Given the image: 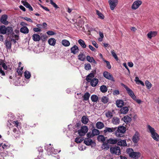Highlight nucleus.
<instances>
[{
	"mask_svg": "<svg viewBox=\"0 0 159 159\" xmlns=\"http://www.w3.org/2000/svg\"><path fill=\"white\" fill-rule=\"evenodd\" d=\"M84 143L87 145H89L91 144L93 142L92 139L89 138L85 139L84 141Z\"/></svg>",
	"mask_w": 159,
	"mask_h": 159,
	"instance_id": "20",
	"label": "nucleus"
},
{
	"mask_svg": "<svg viewBox=\"0 0 159 159\" xmlns=\"http://www.w3.org/2000/svg\"><path fill=\"white\" fill-rule=\"evenodd\" d=\"M61 43L63 46L65 47H68L70 44V42L68 40L66 39L62 40Z\"/></svg>",
	"mask_w": 159,
	"mask_h": 159,
	"instance_id": "34",
	"label": "nucleus"
},
{
	"mask_svg": "<svg viewBox=\"0 0 159 159\" xmlns=\"http://www.w3.org/2000/svg\"><path fill=\"white\" fill-rule=\"evenodd\" d=\"M139 133L136 132L132 138V141L134 143H136L138 142L139 140Z\"/></svg>",
	"mask_w": 159,
	"mask_h": 159,
	"instance_id": "11",
	"label": "nucleus"
},
{
	"mask_svg": "<svg viewBox=\"0 0 159 159\" xmlns=\"http://www.w3.org/2000/svg\"><path fill=\"white\" fill-rule=\"evenodd\" d=\"M90 94L88 92H86L84 93V95L82 96L83 98V100L84 101H88L89 98Z\"/></svg>",
	"mask_w": 159,
	"mask_h": 159,
	"instance_id": "35",
	"label": "nucleus"
},
{
	"mask_svg": "<svg viewBox=\"0 0 159 159\" xmlns=\"http://www.w3.org/2000/svg\"><path fill=\"white\" fill-rule=\"evenodd\" d=\"M78 43L83 48H85L86 45L85 44L84 42L82 39H80L78 40Z\"/></svg>",
	"mask_w": 159,
	"mask_h": 159,
	"instance_id": "37",
	"label": "nucleus"
},
{
	"mask_svg": "<svg viewBox=\"0 0 159 159\" xmlns=\"http://www.w3.org/2000/svg\"><path fill=\"white\" fill-rule=\"evenodd\" d=\"M113 93L114 95H118L120 94V92L118 90H116L113 91Z\"/></svg>",
	"mask_w": 159,
	"mask_h": 159,
	"instance_id": "57",
	"label": "nucleus"
},
{
	"mask_svg": "<svg viewBox=\"0 0 159 159\" xmlns=\"http://www.w3.org/2000/svg\"><path fill=\"white\" fill-rule=\"evenodd\" d=\"M91 99L92 102H97L98 100V97L96 95H92L91 97Z\"/></svg>",
	"mask_w": 159,
	"mask_h": 159,
	"instance_id": "40",
	"label": "nucleus"
},
{
	"mask_svg": "<svg viewBox=\"0 0 159 159\" xmlns=\"http://www.w3.org/2000/svg\"><path fill=\"white\" fill-rule=\"evenodd\" d=\"M7 33L8 34H11L13 31V29L12 27L10 26H8L6 28Z\"/></svg>",
	"mask_w": 159,
	"mask_h": 159,
	"instance_id": "47",
	"label": "nucleus"
},
{
	"mask_svg": "<svg viewBox=\"0 0 159 159\" xmlns=\"http://www.w3.org/2000/svg\"><path fill=\"white\" fill-rule=\"evenodd\" d=\"M109 101V98L107 96H103L101 98V101L104 103H107Z\"/></svg>",
	"mask_w": 159,
	"mask_h": 159,
	"instance_id": "39",
	"label": "nucleus"
},
{
	"mask_svg": "<svg viewBox=\"0 0 159 159\" xmlns=\"http://www.w3.org/2000/svg\"><path fill=\"white\" fill-rule=\"evenodd\" d=\"M88 130V127L86 126H82L80 129L78 131V133L81 136L84 135L87 133Z\"/></svg>",
	"mask_w": 159,
	"mask_h": 159,
	"instance_id": "3",
	"label": "nucleus"
},
{
	"mask_svg": "<svg viewBox=\"0 0 159 159\" xmlns=\"http://www.w3.org/2000/svg\"><path fill=\"white\" fill-rule=\"evenodd\" d=\"M157 34V32L156 31H151L147 34V36L149 39H151L156 36Z\"/></svg>",
	"mask_w": 159,
	"mask_h": 159,
	"instance_id": "14",
	"label": "nucleus"
},
{
	"mask_svg": "<svg viewBox=\"0 0 159 159\" xmlns=\"http://www.w3.org/2000/svg\"><path fill=\"white\" fill-rule=\"evenodd\" d=\"M14 134L13 135L16 137H18L20 135V132L16 128H14L13 129Z\"/></svg>",
	"mask_w": 159,
	"mask_h": 159,
	"instance_id": "32",
	"label": "nucleus"
},
{
	"mask_svg": "<svg viewBox=\"0 0 159 159\" xmlns=\"http://www.w3.org/2000/svg\"><path fill=\"white\" fill-rule=\"evenodd\" d=\"M103 146L104 148L108 149L109 148V145L107 143L103 144Z\"/></svg>",
	"mask_w": 159,
	"mask_h": 159,
	"instance_id": "61",
	"label": "nucleus"
},
{
	"mask_svg": "<svg viewBox=\"0 0 159 159\" xmlns=\"http://www.w3.org/2000/svg\"><path fill=\"white\" fill-rule=\"evenodd\" d=\"M141 155V153L139 152H134L131 154L130 157L135 159H137Z\"/></svg>",
	"mask_w": 159,
	"mask_h": 159,
	"instance_id": "13",
	"label": "nucleus"
},
{
	"mask_svg": "<svg viewBox=\"0 0 159 159\" xmlns=\"http://www.w3.org/2000/svg\"><path fill=\"white\" fill-rule=\"evenodd\" d=\"M89 121V119L87 117L85 116L82 117L81 119L82 122L84 124H87Z\"/></svg>",
	"mask_w": 159,
	"mask_h": 159,
	"instance_id": "36",
	"label": "nucleus"
},
{
	"mask_svg": "<svg viewBox=\"0 0 159 159\" xmlns=\"http://www.w3.org/2000/svg\"><path fill=\"white\" fill-rule=\"evenodd\" d=\"M111 53L112 56L116 60L118 61V57L114 50H111Z\"/></svg>",
	"mask_w": 159,
	"mask_h": 159,
	"instance_id": "46",
	"label": "nucleus"
},
{
	"mask_svg": "<svg viewBox=\"0 0 159 159\" xmlns=\"http://www.w3.org/2000/svg\"><path fill=\"white\" fill-rule=\"evenodd\" d=\"M99 81L98 79L97 78H93L92 80L89 81L88 82H90L91 85L93 87H95L97 85Z\"/></svg>",
	"mask_w": 159,
	"mask_h": 159,
	"instance_id": "9",
	"label": "nucleus"
},
{
	"mask_svg": "<svg viewBox=\"0 0 159 159\" xmlns=\"http://www.w3.org/2000/svg\"><path fill=\"white\" fill-rule=\"evenodd\" d=\"M126 152L130 157L132 153L134 152V151L132 148H128L126 150Z\"/></svg>",
	"mask_w": 159,
	"mask_h": 159,
	"instance_id": "49",
	"label": "nucleus"
},
{
	"mask_svg": "<svg viewBox=\"0 0 159 159\" xmlns=\"http://www.w3.org/2000/svg\"><path fill=\"white\" fill-rule=\"evenodd\" d=\"M111 152L112 153L116 154L117 155H119L120 154V148L118 146H116L110 148Z\"/></svg>",
	"mask_w": 159,
	"mask_h": 159,
	"instance_id": "6",
	"label": "nucleus"
},
{
	"mask_svg": "<svg viewBox=\"0 0 159 159\" xmlns=\"http://www.w3.org/2000/svg\"><path fill=\"white\" fill-rule=\"evenodd\" d=\"M96 127L98 129H101L104 127V124L101 122H98L96 124Z\"/></svg>",
	"mask_w": 159,
	"mask_h": 159,
	"instance_id": "28",
	"label": "nucleus"
},
{
	"mask_svg": "<svg viewBox=\"0 0 159 159\" xmlns=\"http://www.w3.org/2000/svg\"><path fill=\"white\" fill-rule=\"evenodd\" d=\"M22 18L25 20H27L28 21L31 22H33V21L30 18H28V17H23Z\"/></svg>",
	"mask_w": 159,
	"mask_h": 159,
	"instance_id": "59",
	"label": "nucleus"
},
{
	"mask_svg": "<svg viewBox=\"0 0 159 159\" xmlns=\"http://www.w3.org/2000/svg\"><path fill=\"white\" fill-rule=\"evenodd\" d=\"M83 140L82 138H76L75 139V142L77 143H80Z\"/></svg>",
	"mask_w": 159,
	"mask_h": 159,
	"instance_id": "52",
	"label": "nucleus"
},
{
	"mask_svg": "<svg viewBox=\"0 0 159 159\" xmlns=\"http://www.w3.org/2000/svg\"><path fill=\"white\" fill-rule=\"evenodd\" d=\"M129 110L128 108L127 107H122L120 110V112L121 114H126Z\"/></svg>",
	"mask_w": 159,
	"mask_h": 159,
	"instance_id": "22",
	"label": "nucleus"
},
{
	"mask_svg": "<svg viewBox=\"0 0 159 159\" xmlns=\"http://www.w3.org/2000/svg\"><path fill=\"white\" fill-rule=\"evenodd\" d=\"M100 89L101 92L102 93H106L107 90V87L104 85L101 86L100 88Z\"/></svg>",
	"mask_w": 159,
	"mask_h": 159,
	"instance_id": "38",
	"label": "nucleus"
},
{
	"mask_svg": "<svg viewBox=\"0 0 159 159\" xmlns=\"http://www.w3.org/2000/svg\"><path fill=\"white\" fill-rule=\"evenodd\" d=\"M2 147L3 149H6L9 148L10 146V145L8 143H2Z\"/></svg>",
	"mask_w": 159,
	"mask_h": 159,
	"instance_id": "41",
	"label": "nucleus"
},
{
	"mask_svg": "<svg viewBox=\"0 0 159 159\" xmlns=\"http://www.w3.org/2000/svg\"><path fill=\"white\" fill-rule=\"evenodd\" d=\"M5 44L7 49H10L11 48V43L10 42L6 40Z\"/></svg>",
	"mask_w": 159,
	"mask_h": 159,
	"instance_id": "45",
	"label": "nucleus"
},
{
	"mask_svg": "<svg viewBox=\"0 0 159 159\" xmlns=\"http://www.w3.org/2000/svg\"><path fill=\"white\" fill-rule=\"evenodd\" d=\"M47 34L48 35H54L55 34V33L53 31H47Z\"/></svg>",
	"mask_w": 159,
	"mask_h": 159,
	"instance_id": "58",
	"label": "nucleus"
},
{
	"mask_svg": "<svg viewBox=\"0 0 159 159\" xmlns=\"http://www.w3.org/2000/svg\"><path fill=\"white\" fill-rule=\"evenodd\" d=\"M75 97L77 99H79L81 98L82 96L81 93H78L75 95Z\"/></svg>",
	"mask_w": 159,
	"mask_h": 159,
	"instance_id": "56",
	"label": "nucleus"
},
{
	"mask_svg": "<svg viewBox=\"0 0 159 159\" xmlns=\"http://www.w3.org/2000/svg\"><path fill=\"white\" fill-rule=\"evenodd\" d=\"M123 65L125 68L129 72V69L128 68L126 63H124L123 64Z\"/></svg>",
	"mask_w": 159,
	"mask_h": 159,
	"instance_id": "63",
	"label": "nucleus"
},
{
	"mask_svg": "<svg viewBox=\"0 0 159 159\" xmlns=\"http://www.w3.org/2000/svg\"><path fill=\"white\" fill-rule=\"evenodd\" d=\"M147 128L148 130V132L151 133L152 138L156 141L159 140V135L156 132L154 128L152 127L150 125H148Z\"/></svg>",
	"mask_w": 159,
	"mask_h": 159,
	"instance_id": "1",
	"label": "nucleus"
},
{
	"mask_svg": "<svg viewBox=\"0 0 159 159\" xmlns=\"http://www.w3.org/2000/svg\"><path fill=\"white\" fill-rule=\"evenodd\" d=\"M98 140L99 142H104L105 140V137L102 135H99L98 137Z\"/></svg>",
	"mask_w": 159,
	"mask_h": 159,
	"instance_id": "44",
	"label": "nucleus"
},
{
	"mask_svg": "<svg viewBox=\"0 0 159 159\" xmlns=\"http://www.w3.org/2000/svg\"><path fill=\"white\" fill-rule=\"evenodd\" d=\"M21 2L26 7L28 8L30 11H32L33 10V9L32 7L26 1H22Z\"/></svg>",
	"mask_w": 159,
	"mask_h": 159,
	"instance_id": "15",
	"label": "nucleus"
},
{
	"mask_svg": "<svg viewBox=\"0 0 159 159\" xmlns=\"http://www.w3.org/2000/svg\"><path fill=\"white\" fill-rule=\"evenodd\" d=\"M103 61L106 63L107 66L108 68L109 69H110L111 68V66L109 62L106 60L105 59H103Z\"/></svg>",
	"mask_w": 159,
	"mask_h": 159,
	"instance_id": "53",
	"label": "nucleus"
},
{
	"mask_svg": "<svg viewBox=\"0 0 159 159\" xmlns=\"http://www.w3.org/2000/svg\"><path fill=\"white\" fill-rule=\"evenodd\" d=\"M94 74L93 73H91L87 76L86 80L87 82H89V81L94 78Z\"/></svg>",
	"mask_w": 159,
	"mask_h": 159,
	"instance_id": "33",
	"label": "nucleus"
},
{
	"mask_svg": "<svg viewBox=\"0 0 159 159\" xmlns=\"http://www.w3.org/2000/svg\"><path fill=\"white\" fill-rule=\"evenodd\" d=\"M118 140L116 139L110 138L108 140V143L111 144H115L117 143Z\"/></svg>",
	"mask_w": 159,
	"mask_h": 159,
	"instance_id": "31",
	"label": "nucleus"
},
{
	"mask_svg": "<svg viewBox=\"0 0 159 159\" xmlns=\"http://www.w3.org/2000/svg\"><path fill=\"white\" fill-rule=\"evenodd\" d=\"M122 120L126 124L130 123L131 120V118L128 116H124L122 118Z\"/></svg>",
	"mask_w": 159,
	"mask_h": 159,
	"instance_id": "18",
	"label": "nucleus"
},
{
	"mask_svg": "<svg viewBox=\"0 0 159 159\" xmlns=\"http://www.w3.org/2000/svg\"><path fill=\"white\" fill-rule=\"evenodd\" d=\"M128 65L129 67H132L133 66L134 64L132 62H129L128 63Z\"/></svg>",
	"mask_w": 159,
	"mask_h": 159,
	"instance_id": "64",
	"label": "nucleus"
},
{
	"mask_svg": "<svg viewBox=\"0 0 159 159\" xmlns=\"http://www.w3.org/2000/svg\"><path fill=\"white\" fill-rule=\"evenodd\" d=\"M96 14L101 19H103L104 16L103 14L98 10H96Z\"/></svg>",
	"mask_w": 159,
	"mask_h": 159,
	"instance_id": "50",
	"label": "nucleus"
},
{
	"mask_svg": "<svg viewBox=\"0 0 159 159\" xmlns=\"http://www.w3.org/2000/svg\"><path fill=\"white\" fill-rule=\"evenodd\" d=\"M116 129V128L106 127L104 130V132L105 133H112L115 131Z\"/></svg>",
	"mask_w": 159,
	"mask_h": 159,
	"instance_id": "16",
	"label": "nucleus"
},
{
	"mask_svg": "<svg viewBox=\"0 0 159 159\" xmlns=\"http://www.w3.org/2000/svg\"><path fill=\"white\" fill-rule=\"evenodd\" d=\"M100 133L99 130L96 129H93L92 130V134L88 133L87 134V135L88 137L90 138L93 137L95 135H98Z\"/></svg>",
	"mask_w": 159,
	"mask_h": 159,
	"instance_id": "8",
	"label": "nucleus"
},
{
	"mask_svg": "<svg viewBox=\"0 0 159 159\" xmlns=\"http://www.w3.org/2000/svg\"><path fill=\"white\" fill-rule=\"evenodd\" d=\"M124 104V102L123 100H119L116 101V105L118 107H123Z\"/></svg>",
	"mask_w": 159,
	"mask_h": 159,
	"instance_id": "24",
	"label": "nucleus"
},
{
	"mask_svg": "<svg viewBox=\"0 0 159 159\" xmlns=\"http://www.w3.org/2000/svg\"><path fill=\"white\" fill-rule=\"evenodd\" d=\"M71 52L73 53L74 54H75L76 53L78 52L79 49L78 47L75 45L70 49Z\"/></svg>",
	"mask_w": 159,
	"mask_h": 159,
	"instance_id": "19",
	"label": "nucleus"
},
{
	"mask_svg": "<svg viewBox=\"0 0 159 159\" xmlns=\"http://www.w3.org/2000/svg\"><path fill=\"white\" fill-rule=\"evenodd\" d=\"M33 30L35 32H40L41 31V29L38 28H34L33 29Z\"/></svg>",
	"mask_w": 159,
	"mask_h": 159,
	"instance_id": "62",
	"label": "nucleus"
},
{
	"mask_svg": "<svg viewBox=\"0 0 159 159\" xmlns=\"http://www.w3.org/2000/svg\"><path fill=\"white\" fill-rule=\"evenodd\" d=\"M120 120L118 118L114 117H113L112 120V122L114 125H117L119 124Z\"/></svg>",
	"mask_w": 159,
	"mask_h": 159,
	"instance_id": "27",
	"label": "nucleus"
},
{
	"mask_svg": "<svg viewBox=\"0 0 159 159\" xmlns=\"http://www.w3.org/2000/svg\"><path fill=\"white\" fill-rule=\"evenodd\" d=\"M87 60L90 62H93L94 63H95L96 61L94 58L93 57H91L89 56H87L86 57Z\"/></svg>",
	"mask_w": 159,
	"mask_h": 159,
	"instance_id": "43",
	"label": "nucleus"
},
{
	"mask_svg": "<svg viewBox=\"0 0 159 159\" xmlns=\"http://www.w3.org/2000/svg\"><path fill=\"white\" fill-rule=\"evenodd\" d=\"M48 43L50 45L54 46L56 44V41L54 38H52L48 39Z\"/></svg>",
	"mask_w": 159,
	"mask_h": 159,
	"instance_id": "29",
	"label": "nucleus"
},
{
	"mask_svg": "<svg viewBox=\"0 0 159 159\" xmlns=\"http://www.w3.org/2000/svg\"><path fill=\"white\" fill-rule=\"evenodd\" d=\"M85 56L82 53H80L78 56V59L79 60L84 61L85 59Z\"/></svg>",
	"mask_w": 159,
	"mask_h": 159,
	"instance_id": "30",
	"label": "nucleus"
},
{
	"mask_svg": "<svg viewBox=\"0 0 159 159\" xmlns=\"http://www.w3.org/2000/svg\"><path fill=\"white\" fill-rule=\"evenodd\" d=\"M50 3L52 4L55 8H58L57 5L54 2H53L52 0H50Z\"/></svg>",
	"mask_w": 159,
	"mask_h": 159,
	"instance_id": "55",
	"label": "nucleus"
},
{
	"mask_svg": "<svg viewBox=\"0 0 159 159\" xmlns=\"http://www.w3.org/2000/svg\"><path fill=\"white\" fill-rule=\"evenodd\" d=\"M91 68V66L90 64H87L85 65V69L86 70H89Z\"/></svg>",
	"mask_w": 159,
	"mask_h": 159,
	"instance_id": "54",
	"label": "nucleus"
},
{
	"mask_svg": "<svg viewBox=\"0 0 159 159\" xmlns=\"http://www.w3.org/2000/svg\"><path fill=\"white\" fill-rule=\"evenodd\" d=\"M7 16L6 15H3L1 16L0 18V21L2 23L5 25H7L9 23L7 20Z\"/></svg>",
	"mask_w": 159,
	"mask_h": 159,
	"instance_id": "10",
	"label": "nucleus"
},
{
	"mask_svg": "<svg viewBox=\"0 0 159 159\" xmlns=\"http://www.w3.org/2000/svg\"><path fill=\"white\" fill-rule=\"evenodd\" d=\"M135 81L137 84H140L143 86H144V83L141 80H139L138 77H136L135 78Z\"/></svg>",
	"mask_w": 159,
	"mask_h": 159,
	"instance_id": "42",
	"label": "nucleus"
},
{
	"mask_svg": "<svg viewBox=\"0 0 159 159\" xmlns=\"http://www.w3.org/2000/svg\"><path fill=\"white\" fill-rule=\"evenodd\" d=\"M92 44L96 48H98V45L97 44V43L94 41H92Z\"/></svg>",
	"mask_w": 159,
	"mask_h": 159,
	"instance_id": "60",
	"label": "nucleus"
},
{
	"mask_svg": "<svg viewBox=\"0 0 159 159\" xmlns=\"http://www.w3.org/2000/svg\"><path fill=\"white\" fill-rule=\"evenodd\" d=\"M117 144L121 146H127L126 141L125 140L119 139L117 142Z\"/></svg>",
	"mask_w": 159,
	"mask_h": 159,
	"instance_id": "17",
	"label": "nucleus"
},
{
	"mask_svg": "<svg viewBox=\"0 0 159 159\" xmlns=\"http://www.w3.org/2000/svg\"><path fill=\"white\" fill-rule=\"evenodd\" d=\"M145 83L148 89H149L151 87L152 84L148 80H146Z\"/></svg>",
	"mask_w": 159,
	"mask_h": 159,
	"instance_id": "51",
	"label": "nucleus"
},
{
	"mask_svg": "<svg viewBox=\"0 0 159 159\" xmlns=\"http://www.w3.org/2000/svg\"><path fill=\"white\" fill-rule=\"evenodd\" d=\"M106 116L109 119H111L113 116V112L110 111H107L105 112Z\"/></svg>",
	"mask_w": 159,
	"mask_h": 159,
	"instance_id": "25",
	"label": "nucleus"
},
{
	"mask_svg": "<svg viewBox=\"0 0 159 159\" xmlns=\"http://www.w3.org/2000/svg\"><path fill=\"white\" fill-rule=\"evenodd\" d=\"M0 33L4 34L7 33L6 28L4 25H2L0 27Z\"/></svg>",
	"mask_w": 159,
	"mask_h": 159,
	"instance_id": "23",
	"label": "nucleus"
},
{
	"mask_svg": "<svg viewBox=\"0 0 159 159\" xmlns=\"http://www.w3.org/2000/svg\"><path fill=\"white\" fill-rule=\"evenodd\" d=\"M126 131V128L123 126L119 127L117 130L115 132V135L117 137H121Z\"/></svg>",
	"mask_w": 159,
	"mask_h": 159,
	"instance_id": "2",
	"label": "nucleus"
},
{
	"mask_svg": "<svg viewBox=\"0 0 159 159\" xmlns=\"http://www.w3.org/2000/svg\"><path fill=\"white\" fill-rule=\"evenodd\" d=\"M142 2L141 0H136L134 2L131 6L132 9L135 10L138 9L142 4Z\"/></svg>",
	"mask_w": 159,
	"mask_h": 159,
	"instance_id": "4",
	"label": "nucleus"
},
{
	"mask_svg": "<svg viewBox=\"0 0 159 159\" xmlns=\"http://www.w3.org/2000/svg\"><path fill=\"white\" fill-rule=\"evenodd\" d=\"M129 95L134 100L136 99V97L135 96L133 91L129 87H128L126 89Z\"/></svg>",
	"mask_w": 159,
	"mask_h": 159,
	"instance_id": "12",
	"label": "nucleus"
},
{
	"mask_svg": "<svg viewBox=\"0 0 159 159\" xmlns=\"http://www.w3.org/2000/svg\"><path fill=\"white\" fill-rule=\"evenodd\" d=\"M108 3L111 9L113 10L118 4V0H109Z\"/></svg>",
	"mask_w": 159,
	"mask_h": 159,
	"instance_id": "5",
	"label": "nucleus"
},
{
	"mask_svg": "<svg viewBox=\"0 0 159 159\" xmlns=\"http://www.w3.org/2000/svg\"><path fill=\"white\" fill-rule=\"evenodd\" d=\"M20 31L24 34H27L29 32V29L26 26H23L20 29Z\"/></svg>",
	"mask_w": 159,
	"mask_h": 159,
	"instance_id": "26",
	"label": "nucleus"
},
{
	"mask_svg": "<svg viewBox=\"0 0 159 159\" xmlns=\"http://www.w3.org/2000/svg\"><path fill=\"white\" fill-rule=\"evenodd\" d=\"M25 76L27 79H29L31 76V74L30 72L27 71H26L25 72Z\"/></svg>",
	"mask_w": 159,
	"mask_h": 159,
	"instance_id": "48",
	"label": "nucleus"
},
{
	"mask_svg": "<svg viewBox=\"0 0 159 159\" xmlns=\"http://www.w3.org/2000/svg\"><path fill=\"white\" fill-rule=\"evenodd\" d=\"M32 39L35 41H38L41 39L40 36L37 34H34L32 36Z\"/></svg>",
	"mask_w": 159,
	"mask_h": 159,
	"instance_id": "21",
	"label": "nucleus"
},
{
	"mask_svg": "<svg viewBox=\"0 0 159 159\" xmlns=\"http://www.w3.org/2000/svg\"><path fill=\"white\" fill-rule=\"evenodd\" d=\"M103 75L107 79L113 81H115L112 75L107 71H104L103 73Z\"/></svg>",
	"mask_w": 159,
	"mask_h": 159,
	"instance_id": "7",
	"label": "nucleus"
}]
</instances>
